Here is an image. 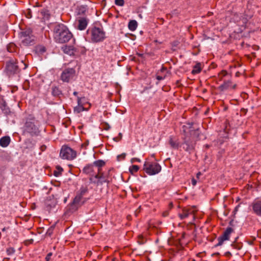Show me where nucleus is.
<instances>
[{
	"mask_svg": "<svg viewBox=\"0 0 261 261\" xmlns=\"http://www.w3.org/2000/svg\"><path fill=\"white\" fill-rule=\"evenodd\" d=\"M87 38L92 42H101L106 38V33L101 25H94L87 31Z\"/></svg>",
	"mask_w": 261,
	"mask_h": 261,
	"instance_id": "obj_1",
	"label": "nucleus"
},
{
	"mask_svg": "<svg viewBox=\"0 0 261 261\" xmlns=\"http://www.w3.org/2000/svg\"><path fill=\"white\" fill-rule=\"evenodd\" d=\"M72 36V34L64 24H59L55 28L54 38L58 43H66L70 40Z\"/></svg>",
	"mask_w": 261,
	"mask_h": 261,
	"instance_id": "obj_2",
	"label": "nucleus"
},
{
	"mask_svg": "<svg viewBox=\"0 0 261 261\" xmlns=\"http://www.w3.org/2000/svg\"><path fill=\"white\" fill-rule=\"evenodd\" d=\"M109 171L107 173L101 172V170L99 169L98 170V173L94 177L90 178V180L95 184L97 186L102 185L103 183L109 184L110 182V178L109 176Z\"/></svg>",
	"mask_w": 261,
	"mask_h": 261,
	"instance_id": "obj_3",
	"label": "nucleus"
},
{
	"mask_svg": "<svg viewBox=\"0 0 261 261\" xmlns=\"http://www.w3.org/2000/svg\"><path fill=\"white\" fill-rule=\"evenodd\" d=\"M144 170L149 175H153L159 173L161 170V166L156 162H145Z\"/></svg>",
	"mask_w": 261,
	"mask_h": 261,
	"instance_id": "obj_4",
	"label": "nucleus"
},
{
	"mask_svg": "<svg viewBox=\"0 0 261 261\" xmlns=\"http://www.w3.org/2000/svg\"><path fill=\"white\" fill-rule=\"evenodd\" d=\"M60 156L63 159L72 160L76 157V152L70 147L64 145L61 149Z\"/></svg>",
	"mask_w": 261,
	"mask_h": 261,
	"instance_id": "obj_5",
	"label": "nucleus"
},
{
	"mask_svg": "<svg viewBox=\"0 0 261 261\" xmlns=\"http://www.w3.org/2000/svg\"><path fill=\"white\" fill-rule=\"evenodd\" d=\"M17 63L13 60L10 61L7 64L8 71L12 73H15L19 71V68L25 69L27 67V64L24 63L23 61H21L19 65H17Z\"/></svg>",
	"mask_w": 261,
	"mask_h": 261,
	"instance_id": "obj_6",
	"label": "nucleus"
},
{
	"mask_svg": "<svg viewBox=\"0 0 261 261\" xmlns=\"http://www.w3.org/2000/svg\"><path fill=\"white\" fill-rule=\"evenodd\" d=\"M191 134L193 136L191 138L186 137L185 138L184 144L186 146L184 147V148L186 151L191 150L194 149L195 142L197 140L195 138V136H197L198 135V132L195 130H192L191 132Z\"/></svg>",
	"mask_w": 261,
	"mask_h": 261,
	"instance_id": "obj_7",
	"label": "nucleus"
},
{
	"mask_svg": "<svg viewBox=\"0 0 261 261\" xmlns=\"http://www.w3.org/2000/svg\"><path fill=\"white\" fill-rule=\"evenodd\" d=\"M233 232V229L231 227H227L222 234L217 238L218 243L215 245V247L222 246L225 241H229Z\"/></svg>",
	"mask_w": 261,
	"mask_h": 261,
	"instance_id": "obj_8",
	"label": "nucleus"
},
{
	"mask_svg": "<svg viewBox=\"0 0 261 261\" xmlns=\"http://www.w3.org/2000/svg\"><path fill=\"white\" fill-rule=\"evenodd\" d=\"M75 75V70L74 69L67 68L64 69L61 75V79L64 82H69L73 79Z\"/></svg>",
	"mask_w": 261,
	"mask_h": 261,
	"instance_id": "obj_9",
	"label": "nucleus"
},
{
	"mask_svg": "<svg viewBox=\"0 0 261 261\" xmlns=\"http://www.w3.org/2000/svg\"><path fill=\"white\" fill-rule=\"evenodd\" d=\"M78 106L74 108V111L79 113L83 111H87L90 107V104L86 102L85 97H77Z\"/></svg>",
	"mask_w": 261,
	"mask_h": 261,
	"instance_id": "obj_10",
	"label": "nucleus"
},
{
	"mask_svg": "<svg viewBox=\"0 0 261 261\" xmlns=\"http://www.w3.org/2000/svg\"><path fill=\"white\" fill-rule=\"evenodd\" d=\"M197 210L195 207L184 208L182 210V212L179 214V216L181 219H184L189 216H191L192 220L194 221L195 218V214Z\"/></svg>",
	"mask_w": 261,
	"mask_h": 261,
	"instance_id": "obj_11",
	"label": "nucleus"
},
{
	"mask_svg": "<svg viewBox=\"0 0 261 261\" xmlns=\"http://www.w3.org/2000/svg\"><path fill=\"white\" fill-rule=\"evenodd\" d=\"M38 129L31 121H27L24 125V132L30 134L31 135H36L38 133Z\"/></svg>",
	"mask_w": 261,
	"mask_h": 261,
	"instance_id": "obj_12",
	"label": "nucleus"
},
{
	"mask_svg": "<svg viewBox=\"0 0 261 261\" xmlns=\"http://www.w3.org/2000/svg\"><path fill=\"white\" fill-rule=\"evenodd\" d=\"M252 209L254 213L261 216V201H257L252 204Z\"/></svg>",
	"mask_w": 261,
	"mask_h": 261,
	"instance_id": "obj_13",
	"label": "nucleus"
},
{
	"mask_svg": "<svg viewBox=\"0 0 261 261\" xmlns=\"http://www.w3.org/2000/svg\"><path fill=\"white\" fill-rule=\"evenodd\" d=\"M88 24V21L85 18H81L77 21V28L80 30H85Z\"/></svg>",
	"mask_w": 261,
	"mask_h": 261,
	"instance_id": "obj_14",
	"label": "nucleus"
},
{
	"mask_svg": "<svg viewBox=\"0 0 261 261\" xmlns=\"http://www.w3.org/2000/svg\"><path fill=\"white\" fill-rule=\"evenodd\" d=\"M11 141V139L9 136H5L0 139V145L3 147H7Z\"/></svg>",
	"mask_w": 261,
	"mask_h": 261,
	"instance_id": "obj_15",
	"label": "nucleus"
},
{
	"mask_svg": "<svg viewBox=\"0 0 261 261\" xmlns=\"http://www.w3.org/2000/svg\"><path fill=\"white\" fill-rule=\"evenodd\" d=\"M94 172V167L93 164H88L83 169V172L90 175Z\"/></svg>",
	"mask_w": 261,
	"mask_h": 261,
	"instance_id": "obj_16",
	"label": "nucleus"
},
{
	"mask_svg": "<svg viewBox=\"0 0 261 261\" xmlns=\"http://www.w3.org/2000/svg\"><path fill=\"white\" fill-rule=\"evenodd\" d=\"M62 49L64 53L70 56L74 55L75 50L74 47L72 46L65 45L62 47Z\"/></svg>",
	"mask_w": 261,
	"mask_h": 261,
	"instance_id": "obj_17",
	"label": "nucleus"
},
{
	"mask_svg": "<svg viewBox=\"0 0 261 261\" xmlns=\"http://www.w3.org/2000/svg\"><path fill=\"white\" fill-rule=\"evenodd\" d=\"M169 144L171 147L174 149H178L180 147V144L177 140L171 137L169 140Z\"/></svg>",
	"mask_w": 261,
	"mask_h": 261,
	"instance_id": "obj_18",
	"label": "nucleus"
},
{
	"mask_svg": "<svg viewBox=\"0 0 261 261\" xmlns=\"http://www.w3.org/2000/svg\"><path fill=\"white\" fill-rule=\"evenodd\" d=\"M201 65L200 63H197L193 67V69L191 72L193 74H196L199 73L201 71Z\"/></svg>",
	"mask_w": 261,
	"mask_h": 261,
	"instance_id": "obj_19",
	"label": "nucleus"
},
{
	"mask_svg": "<svg viewBox=\"0 0 261 261\" xmlns=\"http://www.w3.org/2000/svg\"><path fill=\"white\" fill-rule=\"evenodd\" d=\"M138 26V23L135 20H130L128 24V29L131 31H134L137 29V27Z\"/></svg>",
	"mask_w": 261,
	"mask_h": 261,
	"instance_id": "obj_20",
	"label": "nucleus"
},
{
	"mask_svg": "<svg viewBox=\"0 0 261 261\" xmlns=\"http://www.w3.org/2000/svg\"><path fill=\"white\" fill-rule=\"evenodd\" d=\"M231 87V82L230 81H225L223 84L220 86L219 89L222 90H225Z\"/></svg>",
	"mask_w": 261,
	"mask_h": 261,
	"instance_id": "obj_21",
	"label": "nucleus"
},
{
	"mask_svg": "<svg viewBox=\"0 0 261 261\" xmlns=\"http://www.w3.org/2000/svg\"><path fill=\"white\" fill-rule=\"evenodd\" d=\"M34 40V37H25L22 39V42L24 44L28 45Z\"/></svg>",
	"mask_w": 261,
	"mask_h": 261,
	"instance_id": "obj_22",
	"label": "nucleus"
},
{
	"mask_svg": "<svg viewBox=\"0 0 261 261\" xmlns=\"http://www.w3.org/2000/svg\"><path fill=\"white\" fill-rule=\"evenodd\" d=\"M35 50L38 54L42 55L45 52L46 48L43 45H38L36 47Z\"/></svg>",
	"mask_w": 261,
	"mask_h": 261,
	"instance_id": "obj_23",
	"label": "nucleus"
},
{
	"mask_svg": "<svg viewBox=\"0 0 261 261\" xmlns=\"http://www.w3.org/2000/svg\"><path fill=\"white\" fill-rule=\"evenodd\" d=\"M32 31L30 29L24 31L22 32L21 33V37H34L32 34Z\"/></svg>",
	"mask_w": 261,
	"mask_h": 261,
	"instance_id": "obj_24",
	"label": "nucleus"
},
{
	"mask_svg": "<svg viewBox=\"0 0 261 261\" xmlns=\"http://www.w3.org/2000/svg\"><path fill=\"white\" fill-rule=\"evenodd\" d=\"M62 94L61 91L57 87L52 88V94L55 96H59Z\"/></svg>",
	"mask_w": 261,
	"mask_h": 261,
	"instance_id": "obj_25",
	"label": "nucleus"
},
{
	"mask_svg": "<svg viewBox=\"0 0 261 261\" xmlns=\"http://www.w3.org/2000/svg\"><path fill=\"white\" fill-rule=\"evenodd\" d=\"M63 171V169L61 167L57 166L56 167V170L54 171V175L56 177L59 176L60 175H61Z\"/></svg>",
	"mask_w": 261,
	"mask_h": 261,
	"instance_id": "obj_26",
	"label": "nucleus"
},
{
	"mask_svg": "<svg viewBox=\"0 0 261 261\" xmlns=\"http://www.w3.org/2000/svg\"><path fill=\"white\" fill-rule=\"evenodd\" d=\"M93 165V166L95 165V166L97 167L98 168V170L99 169L101 170L100 167L103 166L105 165V162L102 160H99L95 161Z\"/></svg>",
	"mask_w": 261,
	"mask_h": 261,
	"instance_id": "obj_27",
	"label": "nucleus"
},
{
	"mask_svg": "<svg viewBox=\"0 0 261 261\" xmlns=\"http://www.w3.org/2000/svg\"><path fill=\"white\" fill-rule=\"evenodd\" d=\"M82 196L83 195H82L80 193L77 194L73 199V203L75 204L79 203L81 201Z\"/></svg>",
	"mask_w": 261,
	"mask_h": 261,
	"instance_id": "obj_28",
	"label": "nucleus"
},
{
	"mask_svg": "<svg viewBox=\"0 0 261 261\" xmlns=\"http://www.w3.org/2000/svg\"><path fill=\"white\" fill-rule=\"evenodd\" d=\"M82 196L83 195H82L80 193L77 194L73 199V203L75 204L79 203L81 201Z\"/></svg>",
	"mask_w": 261,
	"mask_h": 261,
	"instance_id": "obj_29",
	"label": "nucleus"
},
{
	"mask_svg": "<svg viewBox=\"0 0 261 261\" xmlns=\"http://www.w3.org/2000/svg\"><path fill=\"white\" fill-rule=\"evenodd\" d=\"M7 49L9 52L15 51L16 49V46L14 43H10L8 46Z\"/></svg>",
	"mask_w": 261,
	"mask_h": 261,
	"instance_id": "obj_30",
	"label": "nucleus"
},
{
	"mask_svg": "<svg viewBox=\"0 0 261 261\" xmlns=\"http://www.w3.org/2000/svg\"><path fill=\"white\" fill-rule=\"evenodd\" d=\"M139 169V168L138 166L133 165L129 167V171L132 173H133L134 172H137L138 171Z\"/></svg>",
	"mask_w": 261,
	"mask_h": 261,
	"instance_id": "obj_31",
	"label": "nucleus"
},
{
	"mask_svg": "<svg viewBox=\"0 0 261 261\" xmlns=\"http://www.w3.org/2000/svg\"><path fill=\"white\" fill-rule=\"evenodd\" d=\"M227 74V72L226 70H222L218 74V77L220 81H222L223 80V77L226 76Z\"/></svg>",
	"mask_w": 261,
	"mask_h": 261,
	"instance_id": "obj_32",
	"label": "nucleus"
},
{
	"mask_svg": "<svg viewBox=\"0 0 261 261\" xmlns=\"http://www.w3.org/2000/svg\"><path fill=\"white\" fill-rule=\"evenodd\" d=\"M88 192V188L87 187H82L80 190V194L84 196Z\"/></svg>",
	"mask_w": 261,
	"mask_h": 261,
	"instance_id": "obj_33",
	"label": "nucleus"
},
{
	"mask_svg": "<svg viewBox=\"0 0 261 261\" xmlns=\"http://www.w3.org/2000/svg\"><path fill=\"white\" fill-rule=\"evenodd\" d=\"M6 252L8 255H11L15 252V249L12 247H9L7 249Z\"/></svg>",
	"mask_w": 261,
	"mask_h": 261,
	"instance_id": "obj_34",
	"label": "nucleus"
},
{
	"mask_svg": "<svg viewBox=\"0 0 261 261\" xmlns=\"http://www.w3.org/2000/svg\"><path fill=\"white\" fill-rule=\"evenodd\" d=\"M115 4L119 6H123L124 4V0H115Z\"/></svg>",
	"mask_w": 261,
	"mask_h": 261,
	"instance_id": "obj_35",
	"label": "nucleus"
},
{
	"mask_svg": "<svg viewBox=\"0 0 261 261\" xmlns=\"http://www.w3.org/2000/svg\"><path fill=\"white\" fill-rule=\"evenodd\" d=\"M126 156V154L125 153H123L120 155H118L117 156V160L119 161H120L121 160H123L125 159Z\"/></svg>",
	"mask_w": 261,
	"mask_h": 261,
	"instance_id": "obj_36",
	"label": "nucleus"
},
{
	"mask_svg": "<svg viewBox=\"0 0 261 261\" xmlns=\"http://www.w3.org/2000/svg\"><path fill=\"white\" fill-rule=\"evenodd\" d=\"M122 133H119V135H118V137H115L113 138V140L116 141V142H118L119 141L121 140V138H122Z\"/></svg>",
	"mask_w": 261,
	"mask_h": 261,
	"instance_id": "obj_37",
	"label": "nucleus"
},
{
	"mask_svg": "<svg viewBox=\"0 0 261 261\" xmlns=\"http://www.w3.org/2000/svg\"><path fill=\"white\" fill-rule=\"evenodd\" d=\"M26 17L28 18H30L32 17V12L31 11L30 9H28L27 10L26 13H25Z\"/></svg>",
	"mask_w": 261,
	"mask_h": 261,
	"instance_id": "obj_38",
	"label": "nucleus"
},
{
	"mask_svg": "<svg viewBox=\"0 0 261 261\" xmlns=\"http://www.w3.org/2000/svg\"><path fill=\"white\" fill-rule=\"evenodd\" d=\"M53 253L51 252L48 253L45 257V261H49Z\"/></svg>",
	"mask_w": 261,
	"mask_h": 261,
	"instance_id": "obj_39",
	"label": "nucleus"
},
{
	"mask_svg": "<svg viewBox=\"0 0 261 261\" xmlns=\"http://www.w3.org/2000/svg\"><path fill=\"white\" fill-rule=\"evenodd\" d=\"M135 162H140L141 161L138 158H132L131 159V162L132 163H134Z\"/></svg>",
	"mask_w": 261,
	"mask_h": 261,
	"instance_id": "obj_40",
	"label": "nucleus"
},
{
	"mask_svg": "<svg viewBox=\"0 0 261 261\" xmlns=\"http://www.w3.org/2000/svg\"><path fill=\"white\" fill-rule=\"evenodd\" d=\"M192 184L193 186H195L196 184V180L195 179H192Z\"/></svg>",
	"mask_w": 261,
	"mask_h": 261,
	"instance_id": "obj_41",
	"label": "nucleus"
},
{
	"mask_svg": "<svg viewBox=\"0 0 261 261\" xmlns=\"http://www.w3.org/2000/svg\"><path fill=\"white\" fill-rule=\"evenodd\" d=\"M91 255H92V252L91 251H88V252L87 253V255L90 256Z\"/></svg>",
	"mask_w": 261,
	"mask_h": 261,
	"instance_id": "obj_42",
	"label": "nucleus"
},
{
	"mask_svg": "<svg viewBox=\"0 0 261 261\" xmlns=\"http://www.w3.org/2000/svg\"><path fill=\"white\" fill-rule=\"evenodd\" d=\"M46 148V146L44 145H43L41 147V149L42 151H44Z\"/></svg>",
	"mask_w": 261,
	"mask_h": 261,
	"instance_id": "obj_43",
	"label": "nucleus"
},
{
	"mask_svg": "<svg viewBox=\"0 0 261 261\" xmlns=\"http://www.w3.org/2000/svg\"><path fill=\"white\" fill-rule=\"evenodd\" d=\"M239 205H238L237 206H236V207H235V209H234V211H235V212L238 211V208H239Z\"/></svg>",
	"mask_w": 261,
	"mask_h": 261,
	"instance_id": "obj_44",
	"label": "nucleus"
},
{
	"mask_svg": "<svg viewBox=\"0 0 261 261\" xmlns=\"http://www.w3.org/2000/svg\"><path fill=\"white\" fill-rule=\"evenodd\" d=\"M231 87L232 89H235L236 87V85L234 84V85H232Z\"/></svg>",
	"mask_w": 261,
	"mask_h": 261,
	"instance_id": "obj_45",
	"label": "nucleus"
},
{
	"mask_svg": "<svg viewBox=\"0 0 261 261\" xmlns=\"http://www.w3.org/2000/svg\"><path fill=\"white\" fill-rule=\"evenodd\" d=\"M73 95H75V96H77V92L75 91L73 92Z\"/></svg>",
	"mask_w": 261,
	"mask_h": 261,
	"instance_id": "obj_46",
	"label": "nucleus"
},
{
	"mask_svg": "<svg viewBox=\"0 0 261 261\" xmlns=\"http://www.w3.org/2000/svg\"><path fill=\"white\" fill-rule=\"evenodd\" d=\"M7 229V228L4 227V228H3L2 229V231H5Z\"/></svg>",
	"mask_w": 261,
	"mask_h": 261,
	"instance_id": "obj_47",
	"label": "nucleus"
},
{
	"mask_svg": "<svg viewBox=\"0 0 261 261\" xmlns=\"http://www.w3.org/2000/svg\"><path fill=\"white\" fill-rule=\"evenodd\" d=\"M157 79H158V80H162V77H160V76H158L157 77Z\"/></svg>",
	"mask_w": 261,
	"mask_h": 261,
	"instance_id": "obj_48",
	"label": "nucleus"
},
{
	"mask_svg": "<svg viewBox=\"0 0 261 261\" xmlns=\"http://www.w3.org/2000/svg\"><path fill=\"white\" fill-rule=\"evenodd\" d=\"M226 255H231V253H230V252H226Z\"/></svg>",
	"mask_w": 261,
	"mask_h": 261,
	"instance_id": "obj_49",
	"label": "nucleus"
},
{
	"mask_svg": "<svg viewBox=\"0 0 261 261\" xmlns=\"http://www.w3.org/2000/svg\"><path fill=\"white\" fill-rule=\"evenodd\" d=\"M200 175V173H197V177H198V176H199Z\"/></svg>",
	"mask_w": 261,
	"mask_h": 261,
	"instance_id": "obj_50",
	"label": "nucleus"
},
{
	"mask_svg": "<svg viewBox=\"0 0 261 261\" xmlns=\"http://www.w3.org/2000/svg\"><path fill=\"white\" fill-rule=\"evenodd\" d=\"M191 224H193V221L190 222Z\"/></svg>",
	"mask_w": 261,
	"mask_h": 261,
	"instance_id": "obj_51",
	"label": "nucleus"
},
{
	"mask_svg": "<svg viewBox=\"0 0 261 261\" xmlns=\"http://www.w3.org/2000/svg\"><path fill=\"white\" fill-rule=\"evenodd\" d=\"M93 261H96V260H94Z\"/></svg>",
	"mask_w": 261,
	"mask_h": 261,
	"instance_id": "obj_52",
	"label": "nucleus"
},
{
	"mask_svg": "<svg viewBox=\"0 0 261 261\" xmlns=\"http://www.w3.org/2000/svg\"><path fill=\"white\" fill-rule=\"evenodd\" d=\"M113 261H114V260H113Z\"/></svg>",
	"mask_w": 261,
	"mask_h": 261,
	"instance_id": "obj_53",
	"label": "nucleus"
}]
</instances>
